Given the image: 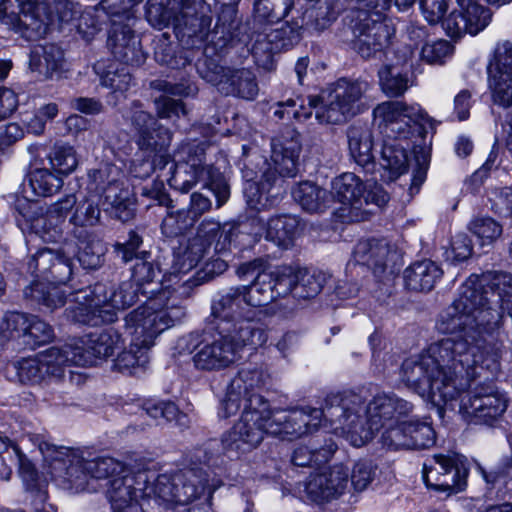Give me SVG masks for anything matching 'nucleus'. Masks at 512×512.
<instances>
[{
	"instance_id": "obj_1",
	"label": "nucleus",
	"mask_w": 512,
	"mask_h": 512,
	"mask_svg": "<svg viewBox=\"0 0 512 512\" xmlns=\"http://www.w3.org/2000/svg\"><path fill=\"white\" fill-rule=\"evenodd\" d=\"M467 301L464 293L441 315L438 328L448 337L431 344L426 352L405 359L401 366L406 386L436 405L457 401L482 370L495 372L500 368L502 344H485L465 326L471 320L464 313Z\"/></svg>"
},
{
	"instance_id": "obj_2",
	"label": "nucleus",
	"mask_w": 512,
	"mask_h": 512,
	"mask_svg": "<svg viewBox=\"0 0 512 512\" xmlns=\"http://www.w3.org/2000/svg\"><path fill=\"white\" fill-rule=\"evenodd\" d=\"M249 404L253 410H247L240 419L221 438L222 452L229 459H238L263 441L265 434L293 440L317 431L327 415V397L323 408L304 407L300 409L271 410L264 398L254 397Z\"/></svg>"
},
{
	"instance_id": "obj_3",
	"label": "nucleus",
	"mask_w": 512,
	"mask_h": 512,
	"mask_svg": "<svg viewBox=\"0 0 512 512\" xmlns=\"http://www.w3.org/2000/svg\"><path fill=\"white\" fill-rule=\"evenodd\" d=\"M412 410L411 403L392 393H377L368 403L351 391L327 395L326 411L333 432L354 447L365 445L380 429Z\"/></svg>"
},
{
	"instance_id": "obj_4",
	"label": "nucleus",
	"mask_w": 512,
	"mask_h": 512,
	"mask_svg": "<svg viewBox=\"0 0 512 512\" xmlns=\"http://www.w3.org/2000/svg\"><path fill=\"white\" fill-rule=\"evenodd\" d=\"M300 152V136L289 129L287 136L272 139L270 161L256 155L254 164L244 165V194L252 209L262 210L277 203L286 191L285 178L295 177L298 173Z\"/></svg>"
},
{
	"instance_id": "obj_5",
	"label": "nucleus",
	"mask_w": 512,
	"mask_h": 512,
	"mask_svg": "<svg viewBox=\"0 0 512 512\" xmlns=\"http://www.w3.org/2000/svg\"><path fill=\"white\" fill-rule=\"evenodd\" d=\"M366 80L341 78L319 95L288 98L276 104L274 115L278 119H309L315 110L319 123L341 124L366 110L365 95L371 90Z\"/></svg>"
},
{
	"instance_id": "obj_6",
	"label": "nucleus",
	"mask_w": 512,
	"mask_h": 512,
	"mask_svg": "<svg viewBox=\"0 0 512 512\" xmlns=\"http://www.w3.org/2000/svg\"><path fill=\"white\" fill-rule=\"evenodd\" d=\"M186 309L177 298H168L166 292L148 299L143 305L125 317V326L131 335L129 350L118 354L114 361L120 372H130L148 362L147 351L155 344V339L165 330L182 321Z\"/></svg>"
},
{
	"instance_id": "obj_7",
	"label": "nucleus",
	"mask_w": 512,
	"mask_h": 512,
	"mask_svg": "<svg viewBox=\"0 0 512 512\" xmlns=\"http://www.w3.org/2000/svg\"><path fill=\"white\" fill-rule=\"evenodd\" d=\"M467 296L465 314L471 318L467 330L481 338L485 344L501 343L493 337L503 325V311L512 302V275L506 272H488L481 277L471 275L460 287L459 295L451 305Z\"/></svg>"
},
{
	"instance_id": "obj_8",
	"label": "nucleus",
	"mask_w": 512,
	"mask_h": 512,
	"mask_svg": "<svg viewBox=\"0 0 512 512\" xmlns=\"http://www.w3.org/2000/svg\"><path fill=\"white\" fill-rule=\"evenodd\" d=\"M237 28L236 11L224 9L211 36L202 46L205 58L199 61L197 70L202 79L216 86L221 93L252 100L258 94L255 75L248 69L221 66L210 54V51L218 53L225 48L235 36Z\"/></svg>"
},
{
	"instance_id": "obj_9",
	"label": "nucleus",
	"mask_w": 512,
	"mask_h": 512,
	"mask_svg": "<svg viewBox=\"0 0 512 512\" xmlns=\"http://www.w3.org/2000/svg\"><path fill=\"white\" fill-rule=\"evenodd\" d=\"M146 18L158 29L172 25L187 49H201L212 34V9L206 0H149Z\"/></svg>"
},
{
	"instance_id": "obj_10",
	"label": "nucleus",
	"mask_w": 512,
	"mask_h": 512,
	"mask_svg": "<svg viewBox=\"0 0 512 512\" xmlns=\"http://www.w3.org/2000/svg\"><path fill=\"white\" fill-rule=\"evenodd\" d=\"M28 438L37 445L52 477L63 480L76 491L86 489L88 475L96 479L109 478L110 480L121 472H125L127 468L112 457L83 460L69 448L50 443L42 434H29Z\"/></svg>"
},
{
	"instance_id": "obj_11",
	"label": "nucleus",
	"mask_w": 512,
	"mask_h": 512,
	"mask_svg": "<svg viewBox=\"0 0 512 512\" xmlns=\"http://www.w3.org/2000/svg\"><path fill=\"white\" fill-rule=\"evenodd\" d=\"M138 294V289L129 281L117 287L97 283L73 293L74 299L67 310L69 317L77 323L91 326L112 323L117 319L118 311L137 301Z\"/></svg>"
},
{
	"instance_id": "obj_12",
	"label": "nucleus",
	"mask_w": 512,
	"mask_h": 512,
	"mask_svg": "<svg viewBox=\"0 0 512 512\" xmlns=\"http://www.w3.org/2000/svg\"><path fill=\"white\" fill-rule=\"evenodd\" d=\"M145 485V507L164 510H181L206 491L210 496L219 486L218 483L209 482L208 473L203 467L186 468L175 474L155 475Z\"/></svg>"
},
{
	"instance_id": "obj_13",
	"label": "nucleus",
	"mask_w": 512,
	"mask_h": 512,
	"mask_svg": "<svg viewBox=\"0 0 512 512\" xmlns=\"http://www.w3.org/2000/svg\"><path fill=\"white\" fill-rule=\"evenodd\" d=\"M205 151V142L182 144L175 153V163L170 166L173 172L168 182L170 187L182 192L202 184L213 192L217 206L221 207L229 199V185L223 175L206 162Z\"/></svg>"
},
{
	"instance_id": "obj_14",
	"label": "nucleus",
	"mask_w": 512,
	"mask_h": 512,
	"mask_svg": "<svg viewBox=\"0 0 512 512\" xmlns=\"http://www.w3.org/2000/svg\"><path fill=\"white\" fill-rule=\"evenodd\" d=\"M125 118L135 132L136 144L144 159L139 165L132 162L131 171L135 177L149 176L156 168H165L170 163L167 153L172 134L161 125L152 114L144 110L139 101H134L127 110Z\"/></svg>"
},
{
	"instance_id": "obj_15",
	"label": "nucleus",
	"mask_w": 512,
	"mask_h": 512,
	"mask_svg": "<svg viewBox=\"0 0 512 512\" xmlns=\"http://www.w3.org/2000/svg\"><path fill=\"white\" fill-rule=\"evenodd\" d=\"M212 316L215 326L226 328L240 336V329L247 331L252 343L265 345L268 340L266 325L262 321L263 313L248 306L245 288L241 285L230 287L221 293L212 303Z\"/></svg>"
},
{
	"instance_id": "obj_16",
	"label": "nucleus",
	"mask_w": 512,
	"mask_h": 512,
	"mask_svg": "<svg viewBox=\"0 0 512 512\" xmlns=\"http://www.w3.org/2000/svg\"><path fill=\"white\" fill-rule=\"evenodd\" d=\"M240 336L230 332L225 327L215 326L210 340H205L195 347L196 352L192 357L196 369L203 371H219L236 363L242 357L244 348L257 349L262 347L249 340L248 332L244 331Z\"/></svg>"
},
{
	"instance_id": "obj_17",
	"label": "nucleus",
	"mask_w": 512,
	"mask_h": 512,
	"mask_svg": "<svg viewBox=\"0 0 512 512\" xmlns=\"http://www.w3.org/2000/svg\"><path fill=\"white\" fill-rule=\"evenodd\" d=\"M373 122L384 138L409 139L412 123L419 126L421 133L426 127L435 130V120L419 105H408L402 101H384L373 109Z\"/></svg>"
},
{
	"instance_id": "obj_18",
	"label": "nucleus",
	"mask_w": 512,
	"mask_h": 512,
	"mask_svg": "<svg viewBox=\"0 0 512 512\" xmlns=\"http://www.w3.org/2000/svg\"><path fill=\"white\" fill-rule=\"evenodd\" d=\"M227 236L221 224L214 219H205L200 224L195 237L190 239L182 252L175 254L169 271L164 275L166 282L176 283L184 275L195 268L200 260L208 253L210 246L215 243L214 250L225 249Z\"/></svg>"
},
{
	"instance_id": "obj_19",
	"label": "nucleus",
	"mask_w": 512,
	"mask_h": 512,
	"mask_svg": "<svg viewBox=\"0 0 512 512\" xmlns=\"http://www.w3.org/2000/svg\"><path fill=\"white\" fill-rule=\"evenodd\" d=\"M466 392L459 410L469 422L494 426L502 420L510 402L504 390L493 382H484Z\"/></svg>"
},
{
	"instance_id": "obj_20",
	"label": "nucleus",
	"mask_w": 512,
	"mask_h": 512,
	"mask_svg": "<svg viewBox=\"0 0 512 512\" xmlns=\"http://www.w3.org/2000/svg\"><path fill=\"white\" fill-rule=\"evenodd\" d=\"M0 21L29 41L37 40L48 31L50 13L39 0H1Z\"/></svg>"
},
{
	"instance_id": "obj_21",
	"label": "nucleus",
	"mask_w": 512,
	"mask_h": 512,
	"mask_svg": "<svg viewBox=\"0 0 512 512\" xmlns=\"http://www.w3.org/2000/svg\"><path fill=\"white\" fill-rule=\"evenodd\" d=\"M468 470V460L463 455L435 454L424 462L422 477L427 487L452 494L466 487Z\"/></svg>"
},
{
	"instance_id": "obj_22",
	"label": "nucleus",
	"mask_w": 512,
	"mask_h": 512,
	"mask_svg": "<svg viewBox=\"0 0 512 512\" xmlns=\"http://www.w3.org/2000/svg\"><path fill=\"white\" fill-rule=\"evenodd\" d=\"M349 17L353 48L363 58H371L381 52L395 33L393 26L383 19L382 14L371 15L367 11H360Z\"/></svg>"
},
{
	"instance_id": "obj_23",
	"label": "nucleus",
	"mask_w": 512,
	"mask_h": 512,
	"mask_svg": "<svg viewBox=\"0 0 512 512\" xmlns=\"http://www.w3.org/2000/svg\"><path fill=\"white\" fill-rule=\"evenodd\" d=\"M269 380L268 373L258 366H247L241 368L235 377L231 380L225 399L221 402L219 415L228 418L236 414L243 405L241 418L243 419L247 410H253L249 404L254 397L264 398L260 395V390Z\"/></svg>"
},
{
	"instance_id": "obj_24",
	"label": "nucleus",
	"mask_w": 512,
	"mask_h": 512,
	"mask_svg": "<svg viewBox=\"0 0 512 512\" xmlns=\"http://www.w3.org/2000/svg\"><path fill=\"white\" fill-rule=\"evenodd\" d=\"M153 478L151 471L134 472L126 468L108 481L107 498L113 512H147L144 504L145 485Z\"/></svg>"
},
{
	"instance_id": "obj_25",
	"label": "nucleus",
	"mask_w": 512,
	"mask_h": 512,
	"mask_svg": "<svg viewBox=\"0 0 512 512\" xmlns=\"http://www.w3.org/2000/svg\"><path fill=\"white\" fill-rule=\"evenodd\" d=\"M493 102L504 108L512 105V40L496 44L487 65Z\"/></svg>"
},
{
	"instance_id": "obj_26",
	"label": "nucleus",
	"mask_w": 512,
	"mask_h": 512,
	"mask_svg": "<svg viewBox=\"0 0 512 512\" xmlns=\"http://www.w3.org/2000/svg\"><path fill=\"white\" fill-rule=\"evenodd\" d=\"M331 189V197L342 204L338 216L343 222L365 221L373 213L371 210L363 209L364 184L354 173H343L336 177L332 181Z\"/></svg>"
},
{
	"instance_id": "obj_27",
	"label": "nucleus",
	"mask_w": 512,
	"mask_h": 512,
	"mask_svg": "<svg viewBox=\"0 0 512 512\" xmlns=\"http://www.w3.org/2000/svg\"><path fill=\"white\" fill-rule=\"evenodd\" d=\"M74 349L79 366H93L99 360L106 359L122 347L121 335L113 328L99 333H90L80 338H74Z\"/></svg>"
},
{
	"instance_id": "obj_28",
	"label": "nucleus",
	"mask_w": 512,
	"mask_h": 512,
	"mask_svg": "<svg viewBox=\"0 0 512 512\" xmlns=\"http://www.w3.org/2000/svg\"><path fill=\"white\" fill-rule=\"evenodd\" d=\"M348 479V470L343 465H335L327 471L311 475L303 484V491L312 502H328L345 491Z\"/></svg>"
},
{
	"instance_id": "obj_29",
	"label": "nucleus",
	"mask_w": 512,
	"mask_h": 512,
	"mask_svg": "<svg viewBox=\"0 0 512 512\" xmlns=\"http://www.w3.org/2000/svg\"><path fill=\"white\" fill-rule=\"evenodd\" d=\"M28 266L36 277L55 285H65L73 274L72 259L51 248L40 249L29 261Z\"/></svg>"
},
{
	"instance_id": "obj_30",
	"label": "nucleus",
	"mask_w": 512,
	"mask_h": 512,
	"mask_svg": "<svg viewBox=\"0 0 512 512\" xmlns=\"http://www.w3.org/2000/svg\"><path fill=\"white\" fill-rule=\"evenodd\" d=\"M250 225L255 236L264 237L277 246L287 248L296 233L299 221L295 216L283 214L267 220L253 218Z\"/></svg>"
},
{
	"instance_id": "obj_31",
	"label": "nucleus",
	"mask_w": 512,
	"mask_h": 512,
	"mask_svg": "<svg viewBox=\"0 0 512 512\" xmlns=\"http://www.w3.org/2000/svg\"><path fill=\"white\" fill-rule=\"evenodd\" d=\"M76 203L75 195H67L53 203L45 215L33 222L32 227L44 242H58L62 238L61 226Z\"/></svg>"
},
{
	"instance_id": "obj_32",
	"label": "nucleus",
	"mask_w": 512,
	"mask_h": 512,
	"mask_svg": "<svg viewBox=\"0 0 512 512\" xmlns=\"http://www.w3.org/2000/svg\"><path fill=\"white\" fill-rule=\"evenodd\" d=\"M352 256L357 264L376 272L395 262L397 250L386 239H363L356 244Z\"/></svg>"
},
{
	"instance_id": "obj_33",
	"label": "nucleus",
	"mask_w": 512,
	"mask_h": 512,
	"mask_svg": "<svg viewBox=\"0 0 512 512\" xmlns=\"http://www.w3.org/2000/svg\"><path fill=\"white\" fill-rule=\"evenodd\" d=\"M299 38L297 28L285 23L278 29H265L263 33H258L254 39L251 48L252 55L256 58L271 60L274 53L280 52L293 45Z\"/></svg>"
},
{
	"instance_id": "obj_34",
	"label": "nucleus",
	"mask_w": 512,
	"mask_h": 512,
	"mask_svg": "<svg viewBox=\"0 0 512 512\" xmlns=\"http://www.w3.org/2000/svg\"><path fill=\"white\" fill-rule=\"evenodd\" d=\"M417 432V430L408 428V421L395 420L393 423H389L384 427V431L381 435L382 445L393 451L397 450H410V447L424 446L430 443V436H432L430 430L427 427L421 428L420 439L413 438L409 433Z\"/></svg>"
},
{
	"instance_id": "obj_35",
	"label": "nucleus",
	"mask_w": 512,
	"mask_h": 512,
	"mask_svg": "<svg viewBox=\"0 0 512 512\" xmlns=\"http://www.w3.org/2000/svg\"><path fill=\"white\" fill-rule=\"evenodd\" d=\"M93 69L100 78L102 86L112 90L113 101L109 100L114 106L118 104L124 93L128 91L132 84V77L127 67L114 61H98Z\"/></svg>"
},
{
	"instance_id": "obj_36",
	"label": "nucleus",
	"mask_w": 512,
	"mask_h": 512,
	"mask_svg": "<svg viewBox=\"0 0 512 512\" xmlns=\"http://www.w3.org/2000/svg\"><path fill=\"white\" fill-rule=\"evenodd\" d=\"M443 276L441 267L431 261L423 260L411 264L404 271L405 285L412 291H430Z\"/></svg>"
},
{
	"instance_id": "obj_37",
	"label": "nucleus",
	"mask_w": 512,
	"mask_h": 512,
	"mask_svg": "<svg viewBox=\"0 0 512 512\" xmlns=\"http://www.w3.org/2000/svg\"><path fill=\"white\" fill-rule=\"evenodd\" d=\"M74 346L72 339L61 347H51L38 354L47 377L59 379L64 375L67 367L79 366L78 360L74 359V355L77 356Z\"/></svg>"
},
{
	"instance_id": "obj_38",
	"label": "nucleus",
	"mask_w": 512,
	"mask_h": 512,
	"mask_svg": "<svg viewBox=\"0 0 512 512\" xmlns=\"http://www.w3.org/2000/svg\"><path fill=\"white\" fill-rule=\"evenodd\" d=\"M348 147L351 157L361 167L366 168L374 162V141L371 129L366 125H352L347 131Z\"/></svg>"
},
{
	"instance_id": "obj_39",
	"label": "nucleus",
	"mask_w": 512,
	"mask_h": 512,
	"mask_svg": "<svg viewBox=\"0 0 512 512\" xmlns=\"http://www.w3.org/2000/svg\"><path fill=\"white\" fill-rule=\"evenodd\" d=\"M410 148L408 139L384 138L381 150V166L388 171L390 180H394L407 171L408 155Z\"/></svg>"
},
{
	"instance_id": "obj_40",
	"label": "nucleus",
	"mask_w": 512,
	"mask_h": 512,
	"mask_svg": "<svg viewBox=\"0 0 512 512\" xmlns=\"http://www.w3.org/2000/svg\"><path fill=\"white\" fill-rule=\"evenodd\" d=\"M293 199L309 213L325 211L332 202L331 195L312 181H303L292 190Z\"/></svg>"
},
{
	"instance_id": "obj_41",
	"label": "nucleus",
	"mask_w": 512,
	"mask_h": 512,
	"mask_svg": "<svg viewBox=\"0 0 512 512\" xmlns=\"http://www.w3.org/2000/svg\"><path fill=\"white\" fill-rule=\"evenodd\" d=\"M64 53L55 44L36 46L30 55V68L46 78H51L54 73L62 69Z\"/></svg>"
},
{
	"instance_id": "obj_42",
	"label": "nucleus",
	"mask_w": 512,
	"mask_h": 512,
	"mask_svg": "<svg viewBox=\"0 0 512 512\" xmlns=\"http://www.w3.org/2000/svg\"><path fill=\"white\" fill-rule=\"evenodd\" d=\"M337 445L329 440L323 446L315 443V440H310L308 445H299L294 449L291 461L295 466L307 467L315 464H321L333 455L336 451Z\"/></svg>"
},
{
	"instance_id": "obj_43",
	"label": "nucleus",
	"mask_w": 512,
	"mask_h": 512,
	"mask_svg": "<svg viewBox=\"0 0 512 512\" xmlns=\"http://www.w3.org/2000/svg\"><path fill=\"white\" fill-rule=\"evenodd\" d=\"M102 204L105 211L122 222L130 220L134 216V201L131 193L122 187H111Z\"/></svg>"
},
{
	"instance_id": "obj_44",
	"label": "nucleus",
	"mask_w": 512,
	"mask_h": 512,
	"mask_svg": "<svg viewBox=\"0 0 512 512\" xmlns=\"http://www.w3.org/2000/svg\"><path fill=\"white\" fill-rule=\"evenodd\" d=\"M272 283L273 275L267 273L259 275L249 285H241L245 288L248 306L252 309H258L276 300Z\"/></svg>"
},
{
	"instance_id": "obj_45",
	"label": "nucleus",
	"mask_w": 512,
	"mask_h": 512,
	"mask_svg": "<svg viewBox=\"0 0 512 512\" xmlns=\"http://www.w3.org/2000/svg\"><path fill=\"white\" fill-rule=\"evenodd\" d=\"M378 77L381 90L389 97L402 96L409 88L408 75L398 66H382L378 71Z\"/></svg>"
},
{
	"instance_id": "obj_46",
	"label": "nucleus",
	"mask_w": 512,
	"mask_h": 512,
	"mask_svg": "<svg viewBox=\"0 0 512 512\" xmlns=\"http://www.w3.org/2000/svg\"><path fill=\"white\" fill-rule=\"evenodd\" d=\"M468 26V33L476 35L485 29L491 21L490 10L478 3L477 0H456Z\"/></svg>"
},
{
	"instance_id": "obj_47",
	"label": "nucleus",
	"mask_w": 512,
	"mask_h": 512,
	"mask_svg": "<svg viewBox=\"0 0 512 512\" xmlns=\"http://www.w3.org/2000/svg\"><path fill=\"white\" fill-rule=\"evenodd\" d=\"M154 57L158 63L173 69L184 68L192 61V57L187 51H180L176 54L175 47L166 33L161 34L155 43Z\"/></svg>"
},
{
	"instance_id": "obj_48",
	"label": "nucleus",
	"mask_w": 512,
	"mask_h": 512,
	"mask_svg": "<svg viewBox=\"0 0 512 512\" xmlns=\"http://www.w3.org/2000/svg\"><path fill=\"white\" fill-rule=\"evenodd\" d=\"M62 186V177L52 173L49 169H35L29 175L28 187L31 189L32 195L34 196H52L56 194Z\"/></svg>"
},
{
	"instance_id": "obj_49",
	"label": "nucleus",
	"mask_w": 512,
	"mask_h": 512,
	"mask_svg": "<svg viewBox=\"0 0 512 512\" xmlns=\"http://www.w3.org/2000/svg\"><path fill=\"white\" fill-rule=\"evenodd\" d=\"M120 170L113 164H103L98 169L89 172L90 190L97 193L100 198L111 190V187H121L119 182Z\"/></svg>"
},
{
	"instance_id": "obj_50",
	"label": "nucleus",
	"mask_w": 512,
	"mask_h": 512,
	"mask_svg": "<svg viewBox=\"0 0 512 512\" xmlns=\"http://www.w3.org/2000/svg\"><path fill=\"white\" fill-rule=\"evenodd\" d=\"M0 438L7 441L6 449L1 451L0 453L7 451L10 446L12 447V450L17 458L19 473L23 481L26 483L27 489L32 493H35V496L39 500V502H44L46 500V492L38 487L37 472L32 462L25 456V454L22 453L19 447L17 445L12 444L7 437L0 436Z\"/></svg>"
},
{
	"instance_id": "obj_51",
	"label": "nucleus",
	"mask_w": 512,
	"mask_h": 512,
	"mask_svg": "<svg viewBox=\"0 0 512 512\" xmlns=\"http://www.w3.org/2000/svg\"><path fill=\"white\" fill-rule=\"evenodd\" d=\"M106 251L107 248L101 240L90 236L80 242L78 260L84 269H97L103 265Z\"/></svg>"
},
{
	"instance_id": "obj_52",
	"label": "nucleus",
	"mask_w": 512,
	"mask_h": 512,
	"mask_svg": "<svg viewBox=\"0 0 512 512\" xmlns=\"http://www.w3.org/2000/svg\"><path fill=\"white\" fill-rule=\"evenodd\" d=\"M142 408L151 418L163 419L166 422L175 421L179 425H183L182 420L186 418L171 401L150 399L143 403Z\"/></svg>"
},
{
	"instance_id": "obj_53",
	"label": "nucleus",
	"mask_w": 512,
	"mask_h": 512,
	"mask_svg": "<svg viewBox=\"0 0 512 512\" xmlns=\"http://www.w3.org/2000/svg\"><path fill=\"white\" fill-rule=\"evenodd\" d=\"M49 162L59 175L72 173L78 165L76 151L70 145L55 146L50 153Z\"/></svg>"
},
{
	"instance_id": "obj_54",
	"label": "nucleus",
	"mask_w": 512,
	"mask_h": 512,
	"mask_svg": "<svg viewBox=\"0 0 512 512\" xmlns=\"http://www.w3.org/2000/svg\"><path fill=\"white\" fill-rule=\"evenodd\" d=\"M100 216L101 211L98 204L92 197H87L76 203L70 223L79 227H93L99 223Z\"/></svg>"
},
{
	"instance_id": "obj_55",
	"label": "nucleus",
	"mask_w": 512,
	"mask_h": 512,
	"mask_svg": "<svg viewBox=\"0 0 512 512\" xmlns=\"http://www.w3.org/2000/svg\"><path fill=\"white\" fill-rule=\"evenodd\" d=\"M29 290L32 298L42 302L51 310L57 309L66 303V291L60 289L55 284H50L47 290H45L42 283L34 282Z\"/></svg>"
},
{
	"instance_id": "obj_56",
	"label": "nucleus",
	"mask_w": 512,
	"mask_h": 512,
	"mask_svg": "<svg viewBox=\"0 0 512 512\" xmlns=\"http://www.w3.org/2000/svg\"><path fill=\"white\" fill-rule=\"evenodd\" d=\"M273 275L272 289L275 291V298L285 297L289 294L294 298V286L298 279V269L283 266L277 268L274 272H268Z\"/></svg>"
},
{
	"instance_id": "obj_57",
	"label": "nucleus",
	"mask_w": 512,
	"mask_h": 512,
	"mask_svg": "<svg viewBox=\"0 0 512 512\" xmlns=\"http://www.w3.org/2000/svg\"><path fill=\"white\" fill-rule=\"evenodd\" d=\"M141 255V259L136 261L132 268V280L130 282L134 284L138 292L141 291L142 294H146L148 291L141 290L142 286L152 283L159 273V269L148 260L150 257L148 252H143Z\"/></svg>"
},
{
	"instance_id": "obj_58",
	"label": "nucleus",
	"mask_w": 512,
	"mask_h": 512,
	"mask_svg": "<svg viewBox=\"0 0 512 512\" xmlns=\"http://www.w3.org/2000/svg\"><path fill=\"white\" fill-rule=\"evenodd\" d=\"M322 289V279L307 269L298 268V279L294 286L295 299H310L319 294Z\"/></svg>"
},
{
	"instance_id": "obj_59",
	"label": "nucleus",
	"mask_w": 512,
	"mask_h": 512,
	"mask_svg": "<svg viewBox=\"0 0 512 512\" xmlns=\"http://www.w3.org/2000/svg\"><path fill=\"white\" fill-rule=\"evenodd\" d=\"M195 223V216H191L186 210L169 212L162 221L161 230L167 237H174L185 232Z\"/></svg>"
},
{
	"instance_id": "obj_60",
	"label": "nucleus",
	"mask_w": 512,
	"mask_h": 512,
	"mask_svg": "<svg viewBox=\"0 0 512 512\" xmlns=\"http://www.w3.org/2000/svg\"><path fill=\"white\" fill-rule=\"evenodd\" d=\"M413 152L416 168L413 170L412 183L410 186L411 193L413 191L417 192L426 179L431 158V147L429 144L424 142L423 145H416Z\"/></svg>"
},
{
	"instance_id": "obj_61",
	"label": "nucleus",
	"mask_w": 512,
	"mask_h": 512,
	"mask_svg": "<svg viewBox=\"0 0 512 512\" xmlns=\"http://www.w3.org/2000/svg\"><path fill=\"white\" fill-rule=\"evenodd\" d=\"M469 229L480 239L482 245L491 244L502 234V226L490 217L474 219Z\"/></svg>"
},
{
	"instance_id": "obj_62",
	"label": "nucleus",
	"mask_w": 512,
	"mask_h": 512,
	"mask_svg": "<svg viewBox=\"0 0 512 512\" xmlns=\"http://www.w3.org/2000/svg\"><path fill=\"white\" fill-rule=\"evenodd\" d=\"M53 337L50 325L40 320L37 316H30L27 329L24 334V342L35 346L49 342Z\"/></svg>"
},
{
	"instance_id": "obj_63",
	"label": "nucleus",
	"mask_w": 512,
	"mask_h": 512,
	"mask_svg": "<svg viewBox=\"0 0 512 512\" xmlns=\"http://www.w3.org/2000/svg\"><path fill=\"white\" fill-rule=\"evenodd\" d=\"M376 466L368 460H360L353 466L351 484L356 491L365 490L375 476Z\"/></svg>"
},
{
	"instance_id": "obj_64",
	"label": "nucleus",
	"mask_w": 512,
	"mask_h": 512,
	"mask_svg": "<svg viewBox=\"0 0 512 512\" xmlns=\"http://www.w3.org/2000/svg\"><path fill=\"white\" fill-rule=\"evenodd\" d=\"M19 379L23 383H38L44 380L47 375L44 372L40 358L37 355L35 358H29L21 361L17 368Z\"/></svg>"
}]
</instances>
